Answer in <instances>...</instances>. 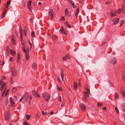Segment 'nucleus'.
<instances>
[{
    "mask_svg": "<svg viewBox=\"0 0 125 125\" xmlns=\"http://www.w3.org/2000/svg\"><path fill=\"white\" fill-rule=\"evenodd\" d=\"M42 95L45 101L47 102L48 101L50 98V95L47 93H43L42 94Z\"/></svg>",
    "mask_w": 125,
    "mask_h": 125,
    "instance_id": "obj_1",
    "label": "nucleus"
},
{
    "mask_svg": "<svg viewBox=\"0 0 125 125\" xmlns=\"http://www.w3.org/2000/svg\"><path fill=\"white\" fill-rule=\"evenodd\" d=\"M59 32L60 33H63L64 35H67V31H65L64 27L62 26L61 27Z\"/></svg>",
    "mask_w": 125,
    "mask_h": 125,
    "instance_id": "obj_2",
    "label": "nucleus"
},
{
    "mask_svg": "<svg viewBox=\"0 0 125 125\" xmlns=\"http://www.w3.org/2000/svg\"><path fill=\"white\" fill-rule=\"evenodd\" d=\"M53 15L54 13L53 10L52 9H51L49 12V17L51 20H52L53 18Z\"/></svg>",
    "mask_w": 125,
    "mask_h": 125,
    "instance_id": "obj_3",
    "label": "nucleus"
},
{
    "mask_svg": "<svg viewBox=\"0 0 125 125\" xmlns=\"http://www.w3.org/2000/svg\"><path fill=\"white\" fill-rule=\"evenodd\" d=\"M10 118V114L8 112H6L5 113V119L7 120H9Z\"/></svg>",
    "mask_w": 125,
    "mask_h": 125,
    "instance_id": "obj_4",
    "label": "nucleus"
},
{
    "mask_svg": "<svg viewBox=\"0 0 125 125\" xmlns=\"http://www.w3.org/2000/svg\"><path fill=\"white\" fill-rule=\"evenodd\" d=\"M22 49L23 51L25 53V54H27L29 52V49L26 46H23L22 47Z\"/></svg>",
    "mask_w": 125,
    "mask_h": 125,
    "instance_id": "obj_5",
    "label": "nucleus"
},
{
    "mask_svg": "<svg viewBox=\"0 0 125 125\" xmlns=\"http://www.w3.org/2000/svg\"><path fill=\"white\" fill-rule=\"evenodd\" d=\"M117 60L115 58H113L112 60H111L110 62L111 63L113 64H115L117 63Z\"/></svg>",
    "mask_w": 125,
    "mask_h": 125,
    "instance_id": "obj_6",
    "label": "nucleus"
},
{
    "mask_svg": "<svg viewBox=\"0 0 125 125\" xmlns=\"http://www.w3.org/2000/svg\"><path fill=\"white\" fill-rule=\"evenodd\" d=\"M65 14L66 15L69 17H70L71 16V14L67 8H66L65 10Z\"/></svg>",
    "mask_w": 125,
    "mask_h": 125,
    "instance_id": "obj_7",
    "label": "nucleus"
},
{
    "mask_svg": "<svg viewBox=\"0 0 125 125\" xmlns=\"http://www.w3.org/2000/svg\"><path fill=\"white\" fill-rule=\"evenodd\" d=\"M61 75L62 80L63 81V77L64 76V74L63 73V70L62 68H61Z\"/></svg>",
    "mask_w": 125,
    "mask_h": 125,
    "instance_id": "obj_8",
    "label": "nucleus"
},
{
    "mask_svg": "<svg viewBox=\"0 0 125 125\" xmlns=\"http://www.w3.org/2000/svg\"><path fill=\"white\" fill-rule=\"evenodd\" d=\"M70 58V56L68 54H67L65 56L62 57V59L63 60H66Z\"/></svg>",
    "mask_w": 125,
    "mask_h": 125,
    "instance_id": "obj_9",
    "label": "nucleus"
},
{
    "mask_svg": "<svg viewBox=\"0 0 125 125\" xmlns=\"http://www.w3.org/2000/svg\"><path fill=\"white\" fill-rule=\"evenodd\" d=\"M119 19L118 18L113 19V24H116L119 22Z\"/></svg>",
    "mask_w": 125,
    "mask_h": 125,
    "instance_id": "obj_10",
    "label": "nucleus"
},
{
    "mask_svg": "<svg viewBox=\"0 0 125 125\" xmlns=\"http://www.w3.org/2000/svg\"><path fill=\"white\" fill-rule=\"evenodd\" d=\"M84 93V95L83 96V97L84 99V100H86V98L87 97H89V95L88 93H87V92H85Z\"/></svg>",
    "mask_w": 125,
    "mask_h": 125,
    "instance_id": "obj_11",
    "label": "nucleus"
},
{
    "mask_svg": "<svg viewBox=\"0 0 125 125\" xmlns=\"http://www.w3.org/2000/svg\"><path fill=\"white\" fill-rule=\"evenodd\" d=\"M32 93L36 97L38 98L39 97V94L37 93L35 91H32Z\"/></svg>",
    "mask_w": 125,
    "mask_h": 125,
    "instance_id": "obj_12",
    "label": "nucleus"
},
{
    "mask_svg": "<svg viewBox=\"0 0 125 125\" xmlns=\"http://www.w3.org/2000/svg\"><path fill=\"white\" fill-rule=\"evenodd\" d=\"M9 99L10 101V104L13 107H14L15 105L14 102L12 100V99L11 97Z\"/></svg>",
    "mask_w": 125,
    "mask_h": 125,
    "instance_id": "obj_13",
    "label": "nucleus"
},
{
    "mask_svg": "<svg viewBox=\"0 0 125 125\" xmlns=\"http://www.w3.org/2000/svg\"><path fill=\"white\" fill-rule=\"evenodd\" d=\"M83 111H84L86 109V107L85 105L83 104H82L80 105Z\"/></svg>",
    "mask_w": 125,
    "mask_h": 125,
    "instance_id": "obj_14",
    "label": "nucleus"
},
{
    "mask_svg": "<svg viewBox=\"0 0 125 125\" xmlns=\"http://www.w3.org/2000/svg\"><path fill=\"white\" fill-rule=\"evenodd\" d=\"M11 72L12 74L14 76H15L16 75L15 72L14 71V68L12 67L11 68Z\"/></svg>",
    "mask_w": 125,
    "mask_h": 125,
    "instance_id": "obj_15",
    "label": "nucleus"
},
{
    "mask_svg": "<svg viewBox=\"0 0 125 125\" xmlns=\"http://www.w3.org/2000/svg\"><path fill=\"white\" fill-rule=\"evenodd\" d=\"M10 53L11 55L13 56H14L16 54L15 51L11 50H10Z\"/></svg>",
    "mask_w": 125,
    "mask_h": 125,
    "instance_id": "obj_16",
    "label": "nucleus"
},
{
    "mask_svg": "<svg viewBox=\"0 0 125 125\" xmlns=\"http://www.w3.org/2000/svg\"><path fill=\"white\" fill-rule=\"evenodd\" d=\"M5 83L4 82H3V83H2L1 86L0 87V90L1 91H2L3 88L5 86Z\"/></svg>",
    "mask_w": 125,
    "mask_h": 125,
    "instance_id": "obj_17",
    "label": "nucleus"
},
{
    "mask_svg": "<svg viewBox=\"0 0 125 125\" xmlns=\"http://www.w3.org/2000/svg\"><path fill=\"white\" fill-rule=\"evenodd\" d=\"M79 8H78L77 9L76 11L75 16L76 17H77L78 14V13H79Z\"/></svg>",
    "mask_w": 125,
    "mask_h": 125,
    "instance_id": "obj_18",
    "label": "nucleus"
},
{
    "mask_svg": "<svg viewBox=\"0 0 125 125\" xmlns=\"http://www.w3.org/2000/svg\"><path fill=\"white\" fill-rule=\"evenodd\" d=\"M114 99L116 100L119 97L118 96V94L117 93H115L114 94Z\"/></svg>",
    "mask_w": 125,
    "mask_h": 125,
    "instance_id": "obj_19",
    "label": "nucleus"
},
{
    "mask_svg": "<svg viewBox=\"0 0 125 125\" xmlns=\"http://www.w3.org/2000/svg\"><path fill=\"white\" fill-rule=\"evenodd\" d=\"M77 83L74 82V89L75 90H77Z\"/></svg>",
    "mask_w": 125,
    "mask_h": 125,
    "instance_id": "obj_20",
    "label": "nucleus"
},
{
    "mask_svg": "<svg viewBox=\"0 0 125 125\" xmlns=\"http://www.w3.org/2000/svg\"><path fill=\"white\" fill-rule=\"evenodd\" d=\"M32 66L33 69H35L37 67L36 64L35 63H33L32 65Z\"/></svg>",
    "mask_w": 125,
    "mask_h": 125,
    "instance_id": "obj_21",
    "label": "nucleus"
},
{
    "mask_svg": "<svg viewBox=\"0 0 125 125\" xmlns=\"http://www.w3.org/2000/svg\"><path fill=\"white\" fill-rule=\"evenodd\" d=\"M10 0H9L7 1V3L6 7V8H7L8 9V8L9 6V4H10Z\"/></svg>",
    "mask_w": 125,
    "mask_h": 125,
    "instance_id": "obj_22",
    "label": "nucleus"
},
{
    "mask_svg": "<svg viewBox=\"0 0 125 125\" xmlns=\"http://www.w3.org/2000/svg\"><path fill=\"white\" fill-rule=\"evenodd\" d=\"M125 91H121V90H120V92L123 95V97L125 98V88H124Z\"/></svg>",
    "mask_w": 125,
    "mask_h": 125,
    "instance_id": "obj_23",
    "label": "nucleus"
},
{
    "mask_svg": "<svg viewBox=\"0 0 125 125\" xmlns=\"http://www.w3.org/2000/svg\"><path fill=\"white\" fill-rule=\"evenodd\" d=\"M25 56L26 60H27L29 58V56L28 54H25Z\"/></svg>",
    "mask_w": 125,
    "mask_h": 125,
    "instance_id": "obj_24",
    "label": "nucleus"
},
{
    "mask_svg": "<svg viewBox=\"0 0 125 125\" xmlns=\"http://www.w3.org/2000/svg\"><path fill=\"white\" fill-rule=\"evenodd\" d=\"M9 47L8 46H7L6 47V51L7 53V54H9Z\"/></svg>",
    "mask_w": 125,
    "mask_h": 125,
    "instance_id": "obj_25",
    "label": "nucleus"
},
{
    "mask_svg": "<svg viewBox=\"0 0 125 125\" xmlns=\"http://www.w3.org/2000/svg\"><path fill=\"white\" fill-rule=\"evenodd\" d=\"M65 24L66 26L67 27L69 28H71V26L67 22H66V23H65Z\"/></svg>",
    "mask_w": 125,
    "mask_h": 125,
    "instance_id": "obj_26",
    "label": "nucleus"
},
{
    "mask_svg": "<svg viewBox=\"0 0 125 125\" xmlns=\"http://www.w3.org/2000/svg\"><path fill=\"white\" fill-rule=\"evenodd\" d=\"M31 0H29L28 1L27 4V5L28 6H28H31Z\"/></svg>",
    "mask_w": 125,
    "mask_h": 125,
    "instance_id": "obj_27",
    "label": "nucleus"
},
{
    "mask_svg": "<svg viewBox=\"0 0 125 125\" xmlns=\"http://www.w3.org/2000/svg\"><path fill=\"white\" fill-rule=\"evenodd\" d=\"M23 96H24V99H23V100H24V101H26L27 100L28 96L25 95V94L23 95Z\"/></svg>",
    "mask_w": 125,
    "mask_h": 125,
    "instance_id": "obj_28",
    "label": "nucleus"
},
{
    "mask_svg": "<svg viewBox=\"0 0 125 125\" xmlns=\"http://www.w3.org/2000/svg\"><path fill=\"white\" fill-rule=\"evenodd\" d=\"M31 36L32 37H35V35L34 31H32L31 33Z\"/></svg>",
    "mask_w": 125,
    "mask_h": 125,
    "instance_id": "obj_29",
    "label": "nucleus"
},
{
    "mask_svg": "<svg viewBox=\"0 0 125 125\" xmlns=\"http://www.w3.org/2000/svg\"><path fill=\"white\" fill-rule=\"evenodd\" d=\"M19 29H20V35H22V31H21V27L20 26H19Z\"/></svg>",
    "mask_w": 125,
    "mask_h": 125,
    "instance_id": "obj_30",
    "label": "nucleus"
},
{
    "mask_svg": "<svg viewBox=\"0 0 125 125\" xmlns=\"http://www.w3.org/2000/svg\"><path fill=\"white\" fill-rule=\"evenodd\" d=\"M11 42L13 44H15V40L13 38H12L11 39Z\"/></svg>",
    "mask_w": 125,
    "mask_h": 125,
    "instance_id": "obj_31",
    "label": "nucleus"
},
{
    "mask_svg": "<svg viewBox=\"0 0 125 125\" xmlns=\"http://www.w3.org/2000/svg\"><path fill=\"white\" fill-rule=\"evenodd\" d=\"M57 90H58V91L62 90V89H61V88L59 86H58V85H57Z\"/></svg>",
    "mask_w": 125,
    "mask_h": 125,
    "instance_id": "obj_32",
    "label": "nucleus"
},
{
    "mask_svg": "<svg viewBox=\"0 0 125 125\" xmlns=\"http://www.w3.org/2000/svg\"><path fill=\"white\" fill-rule=\"evenodd\" d=\"M6 90V88H5L4 90L3 91V92L2 93V97H3L4 96V95L5 94V91Z\"/></svg>",
    "mask_w": 125,
    "mask_h": 125,
    "instance_id": "obj_33",
    "label": "nucleus"
},
{
    "mask_svg": "<svg viewBox=\"0 0 125 125\" xmlns=\"http://www.w3.org/2000/svg\"><path fill=\"white\" fill-rule=\"evenodd\" d=\"M4 63V62L3 61H0V65H3Z\"/></svg>",
    "mask_w": 125,
    "mask_h": 125,
    "instance_id": "obj_34",
    "label": "nucleus"
},
{
    "mask_svg": "<svg viewBox=\"0 0 125 125\" xmlns=\"http://www.w3.org/2000/svg\"><path fill=\"white\" fill-rule=\"evenodd\" d=\"M26 117L27 119V120H29L30 119V116L29 115H26Z\"/></svg>",
    "mask_w": 125,
    "mask_h": 125,
    "instance_id": "obj_35",
    "label": "nucleus"
},
{
    "mask_svg": "<svg viewBox=\"0 0 125 125\" xmlns=\"http://www.w3.org/2000/svg\"><path fill=\"white\" fill-rule=\"evenodd\" d=\"M120 23H121L120 26H121L124 23V21L123 20H121L120 21Z\"/></svg>",
    "mask_w": 125,
    "mask_h": 125,
    "instance_id": "obj_36",
    "label": "nucleus"
},
{
    "mask_svg": "<svg viewBox=\"0 0 125 125\" xmlns=\"http://www.w3.org/2000/svg\"><path fill=\"white\" fill-rule=\"evenodd\" d=\"M5 12H4L2 14L1 16V18H3L5 16Z\"/></svg>",
    "mask_w": 125,
    "mask_h": 125,
    "instance_id": "obj_37",
    "label": "nucleus"
},
{
    "mask_svg": "<svg viewBox=\"0 0 125 125\" xmlns=\"http://www.w3.org/2000/svg\"><path fill=\"white\" fill-rule=\"evenodd\" d=\"M16 87H13L12 89V92H15L16 91Z\"/></svg>",
    "mask_w": 125,
    "mask_h": 125,
    "instance_id": "obj_38",
    "label": "nucleus"
},
{
    "mask_svg": "<svg viewBox=\"0 0 125 125\" xmlns=\"http://www.w3.org/2000/svg\"><path fill=\"white\" fill-rule=\"evenodd\" d=\"M103 106V104L102 103H98V106L99 107H100L102 106Z\"/></svg>",
    "mask_w": 125,
    "mask_h": 125,
    "instance_id": "obj_39",
    "label": "nucleus"
},
{
    "mask_svg": "<svg viewBox=\"0 0 125 125\" xmlns=\"http://www.w3.org/2000/svg\"><path fill=\"white\" fill-rule=\"evenodd\" d=\"M68 1L71 4V5L72 4H73V2L71 0H68Z\"/></svg>",
    "mask_w": 125,
    "mask_h": 125,
    "instance_id": "obj_40",
    "label": "nucleus"
},
{
    "mask_svg": "<svg viewBox=\"0 0 125 125\" xmlns=\"http://www.w3.org/2000/svg\"><path fill=\"white\" fill-rule=\"evenodd\" d=\"M85 89L86 90H87V93H90V90L88 88H85Z\"/></svg>",
    "mask_w": 125,
    "mask_h": 125,
    "instance_id": "obj_41",
    "label": "nucleus"
},
{
    "mask_svg": "<svg viewBox=\"0 0 125 125\" xmlns=\"http://www.w3.org/2000/svg\"><path fill=\"white\" fill-rule=\"evenodd\" d=\"M112 13V12H111ZM116 15L115 14H114L113 13H112L110 15V16L112 17H113L114 16H116Z\"/></svg>",
    "mask_w": 125,
    "mask_h": 125,
    "instance_id": "obj_42",
    "label": "nucleus"
},
{
    "mask_svg": "<svg viewBox=\"0 0 125 125\" xmlns=\"http://www.w3.org/2000/svg\"><path fill=\"white\" fill-rule=\"evenodd\" d=\"M115 110L117 113L118 114H119V111L118 108H117L116 107H115Z\"/></svg>",
    "mask_w": 125,
    "mask_h": 125,
    "instance_id": "obj_43",
    "label": "nucleus"
},
{
    "mask_svg": "<svg viewBox=\"0 0 125 125\" xmlns=\"http://www.w3.org/2000/svg\"><path fill=\"white\" fill-rule=\"evenodd\" d=\"M121 11V9H118L117 12L118 13H120Z\"/></svg>",
    "mask_w": 125,
    "mask_h": 125,
    "instance_id": "obj_44",
    "label": "nucleus"
},
{
    "mask_svg": "<svg viewBox=\"0 0 125 125\" xmlns=\"http://www.w3.org/2000/svg\"><path fill=\"white\" fill-rule=\"evenodd\" d=\"M27 33V31L26 30H24V34L25 36H26Z\"/></svg>",
    "mask_w": 125,
    "mask_h": 125,
    "instance_id": "obj_45",
    "label": "nucleus"
},
{
    "mask_svg": "<svg viewBox=\"0 0 125 125\" xmlns=\"http://www.w3.org/2000/svg\"><path fill=\"white\" fill-rule=\"evenodd\" d=\"M28 43L30 45V49H31L32 48V44L30 42V41H29L28 42Z\"/></svg>",
    "mask_w": 125,
    "mask_h": 125,
    "instance_id": "obj_46",
    "label": "nucleus"
},
{
    "mask_svg": "<svg viewBox=\"0 0 125 125\" xmlns=\"http://www.w3.org/2000/svg\"><path fill=\"white\" fill-rule=\"evenodd\" d=\"M42 115H46L47 114V112H44L43 111H42Z\"/></svg>",
    "mask_w": 125,
    "mask_h": 125,
    "instance_id": "obj_47",
    "label": "nucleus"
},
{
    "mask_svg": "<svg viewBox=\"0 0 125 125\" xmlns=\"http://www.w3.org/2000/svg\"><path fill=\"white\" fill-rule=\"evenodd\" d=\"M28 7L29 9L31 11L32 10V8L31 7V6H28Z\"/></svg>",
    "mask_w": 125,
    "mask_h": 125,
    "instance_id": "obj_48",
    "label": "nucleus"
},
{
    "mask_svg": "<svg viewBox=\"0 0 125 125\" xmlns=\"http://www.w3.org/2000/svg\"><path fill=\"white\" fill-rule=\"evenodd\" d=\"M72 5L73 7V8H75L76 7V6L74 5V3H73V5L72 4Z\"/></svg>",
    "mask_w": 125,
    "mask_h": 125,
    "instance_id": "obj_49",
    "label": "nucleus"
},
{
    "mask_svg": "<svg viewBox=\"0 0 125 125\" xmlns=\"http://www.w3.org/2000/svg\"><path fill=\"white\" fill-rule=\"evenodd\" d=\"M17 57L18 58H20V54L19 52L17 54Z\"/></svg>",
    "mask_w": 125,
    "mask_h": 125,
    "instance_id": "obj_50",
    "label": "nucleus"
},
{
    "mask_svg": "<svg viewBox=\"0 0 125 125\" xmlns=\"http://www.w3.org/2000/svg\"><path fill=\"white\" fill-rule=\"evenodd\" d=\"M23 125H29L26 122H23Z\"/></svg>",
    "mask_w": 125,
    "mask_h": 125,
    "instance_id": "obj_51",
    "label": "nucleus"
},
{
    "mask_svg": "<svg viewBox=\"0 0 125 125\" xmlns=\"http://www.w3.org/2000/svg\"><path fill=\"white\" fill-rule=\"evenodd\" d=\"M20 58H17V63H18L20 61Z\"/></svg>",
    "mask_w": 125,
    "mask_h": 125,
    "instance_id": "obj_52",
    "label": "nucleus"
},
{
    "mask_svg": "<svg viewBox=\"0 0 125 125\" xmlns=\"http://www.w3.org/2000/svg\"><path fill=\"white\" fill-rule=\"evenodd\" d=\"M122 79L124 80H125V77L123 75L122 77Z\"/></svg>",
    "mask_w": 125,
    "mask_h": 125,
    "instance_id": "obj_53",
    "label": "nucleus"
},
{
    "mask_svg": "<svg viewBox=\"0 0 125 125\" xmlns=\"http://www.w3.org/2000/svg\"><path fill=\"white\" fill-rule=\"evenodd\" d=\"M24 96H22L21 98L20 99L19 101V102H20L21 101V100H22L24 99Z\"/></svg>",
    "mask_w": 125,
    "mask_h": 125,
    "instance_id": "obj_54",
    "label": "nucleus"
},
{
    "mask_svg": "<svg viewBox=\"0 0 125 125\" xmlns=\"http://www.w3.org/2000/svg\"><path fill=\"white\" fill-rule=\"evenodd\" d=\"M109 83H110L109 84L111 86L113 87L114 85H113V84L112 83H111L110 82Z\"/></svg>",
    "mask_w": 125,
    "mask_h": 125,
    "instance_id": "obj_55",
    "label": "nucleus"
},
{
    "mask_svg": "<svg viewBox=\"0 0 125 125\" xmlns=\"http://www.w3.org/2000/svg\"><path fill=\"white\" fill-rule=\"evenodd\" d=\"M20 39L21 40V41H21L22 40V35H20Z\"/></svg>",
    "mask_w": 125,
    "mask_h": 125,
    "instance_id": "obj_56",
    "label": "nucleus"
},
{
    "mask_svg": "<svg viewBox=\"0 0 125 125\" xmlns=\"http://www.w3.org/2000/svg\"><path fill=\"white\" fill-rule=\"evenodd\" d=\"M9 91V89H8L7 90V91H6V93H5V96H6V95L7 94V93Z\"/></svg>",
    "mask_w": 125,
    "mask_h": 125,
    "instance_id": "obj_57",
    "label": "nucleus"
},
{
    "mask_svg": "<svg viewBox=\"0 0 125 125\" xmlns=\"http://www.w3.org/2000/svg\"><path fill=\"white\" fill-rule=\"evenodd\" d=\"M111 3L109 2H105V4H110Z\"/></svg>",
    "mask_w": 125,
    "mask_h": 125,
    "instance_id": "obj_58",
    "label": "nucleus"
},
{
    "mask_svg": "<svg viewBox=\"0 0 125 125\" xmlns=\"http://www.w3.org/2000/svg\"><path fill=\"white\" fill-rule=\"evenodd\" d=\"M58 100L59 101H61V96H60V97L58 99Z\"/></svg>",
    "mask_w": 125,
    "mask_h": 125,
    "instance_id": "obj_59",
    "label": "nucleus"
},
{
    "mask_svg": "<svg viewBox=\"0 0 125 125\" xmlns=\"http://www.w3.org/2000/svg\"><path fill=\"white\" fill-rule=\"evenodd\" d=\"M9 60H10V61H12V58H10V59H9Z\"/></svg>",
    "mask_w": 125,
    "mask_h": 125,
    "instance_id": "obj_60",
    "label": "nucleus"
},
{
    "mask_svg": "<svg viewBox=\"0 0 125 125\" xmlns=\"http://www.w3.org/2000/svg\"><path fill=\"white\" fill-rule=\"evenodd\" d=\"M11 84H13V81L12 80L11 78Z\"/></svg>",
    "mask_w": 125,
    "mask_h": 125,
    "instance_id": "obj_61",
    "label": "nucleus"
},
{
    "mask_svg": "<svg viewBox=\"0 0 125 125\" xmlns=\"http://www.w3.org/2000/svg\"><path fill=\"white\" fill-rule=\"evenodd\" d=\"M116 122H114L113 125H116Z\"/></svg>",
    "mask_w": 125,
    "mask_h": 125,
    "instance_id": "obj_62",
    "label": "nucleus"
},
{
    "mask_svg": "<svg viewBox=\"0 0 125 125\" xmlns=\"http://www.w3.org/2000/svg\"><path fill=\"white\" fill-rule=\"evenodd\" d=\"M103 109L104 110H105L106 109V108L105 107H104L103 108Z\"/></svg>",
    "mask_w": 125,
    "mask_h": 125,
    "instance_id": "obj_63",
    "label": "nucleus"
},
{
    "mask_svg": "<svg viewBox=\"0 0 125 125\" xmlns=\"http://www.w3.org/2000/svg\"><path fill=\"white\" fill-rule=\"evenodd\" d=\"M53 112H51L50 113V115H52L53 114Z\"/></svg>",
    "mask_w": 125,
    "mask_h": 125,
    "instance_id": "obj_64",
    "label": "nucleus"
}]
</instances>
